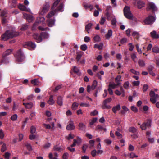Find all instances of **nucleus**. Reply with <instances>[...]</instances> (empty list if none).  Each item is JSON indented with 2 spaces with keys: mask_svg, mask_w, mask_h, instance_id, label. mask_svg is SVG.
Returning a JSON list of instances; mask_svg holds the SVG:
<instances>
[{
  "mask_svg": "<svg viewBox=\"0 0 159 159\" xmlns=\"http://www.w3.org/2000/svg\"><path fill=\"white\" fill-rule=\"evenodd\" d=\"M25 46L26 48H27L31 50L34 49L36 46V45L31 42H28L26 43Z\"/></svg>",
  "mask_w": 159,
  "mask_h": 159,
  "instance_id": "nucleus-8",
  "label": "nucleus"
},
{
  "mask_svg": "<svg viewBox=\"0 0 159 159\" xmlns=\"http://www.w3.org/2000/svg\"><path fill=\"white\" fill-rule=\"evenodd\" d=\"M145 5V3L143 1L140 0L137 1V7L138 9H141L144 7Z\"/></svg>",
  "mask_w": 159,
  "mask_h": 159,
  "instance_id": "nucleus-16",
  "label": "nucleus"
},
{
  "mask_svg": "<svg viewBox=\"0 0 159 159\" xmlns=\"http://www.w3.org/2000/svg\"><path fill=\"white\" fill-rule=\"evenodd\" d=\"M51 144L50 143H47L45 144L43 146V148L47 149H48L50 146Z\"/></svg>",
  "mask_w": 159,
  "mask_h": 159,
  "instance_id": "nucleus-49",
  "label": "nucleus"
},
{
  "mask_svg": "<svg viewBox=\"0 0 159 159\" xmlns=\"http://www.w3.org/2000/svg\"><path fill=\"white\" fill-rule=\"evenodd\" d=\"M111 101V98H107L103 102V105L102 106V108L103 109H110L111 108V107L110 105H107V103H109Z\"/></svg>",
  "mask_w": 159,
  "mask_h": 159,
  "instance_id": "nucleus-7",
  "label": "nucleus"
},
{
  "mask_svg": "<svg viewBox=\"0 0 159 159\" xmlns=\"http://www.w3.org/2000/svg\"><path fill=\"white\" fill-rule=\"evenodd\" d=\"M82 141L81 139L79 137H77V140L74 139V142L73 144L71 145V147L75 146L76 145H80Z\"/></svg>",
  "mask_w": 159,
  "mask_h": 159,
  "instance_id": "nucleus-11",
  "label": "nucleus"
},
{
  "mask_svg": "<svg viewBox=\"0 0 159 159\" xmlns=\"http://www.w3.org/2000/svg\"><path fill=\"white\" fill-rule=\"evenodd\" d=\"M36 128L35 127L32 126L30 128V132L32 134L36 132Z\"/></svg>",
  "mask_w": 159,
  "mask_h": 159,
  "instance_id": "nucleus-50",
  "label": "nucleus"
},
{
  "mask_svg": "<svg viewBox=\"0 0 159 159\" xmlns=\"http://www.w3.org/2000/svg\"><path fill=\"white\" fill-rule=\"evenodd\" d=\"M128 130L129 132L133 133H135L137 130L134 127H129L128 129Z\"/></svg>",
  "mask_w": 159,
  "mask_h": 159,
  "instance_id": "nucleus-31",
  "label": "nucleus"
},
{
  "mask_svg": "<svg viewBox=\"0 0 159 159\" xmlns=\"http://www.w3.org/2000/svg\"><path fill=\"white\" fill-rule=\"evenodd\" d=\"M130 157L131 158H133L134 157H137L138 156L136 155L135 154L134 152H131L130 154L129 155Z\"/></svg>",
  "mask_w": 159,
  "mask_h": 159,
  "instance_id": "nucleus-62",
  "label": "nucleus"
},
{
  "mask_svg": "<svg viewBox=\"0 0 159 159\" xmlns=\"http://www.w3.org/2000/svg\"><path fill=\"white\" fill-rule=\"evenodd\" d=\"M53 149L56 151H60L62 150V148L60 147H58L57 146H55L54 147Z\"/></svg>",
  "mask_w": 159,
  "mask_h": 159,
  "instance_id": "nucleus-53",
  "label": "nucleus"
},
{
  "mask_svg": "<svg viewBox=\"0 0 159 159\" xmlns=\"http://www.w3.org/2000/svg\"><path fill=\"white\" fill-rule=\"evenodd\" d=\"M79 126L80 129L82 130H84L85 129V126L82 123H80L79 124Z\"/></svg>",
  "mask_w": 159,
  "mask_h": 159,
  "instance_id": "nucleus-45",
  "label": "nucleus"
},
{
  "mask_svg": "<svg viewBox=\"0 0 159 159\" xmlns=\"http://www.w3.org/2000/svg\"><path fill=\"white\" fill-rule=\"evenodd\" d=\"M12 51L11 49H8L6 50L3 54L2 56L3 57L7 56L11 54Z\"/></svg>",
  "mask_w": 159,
  "mask_h": 159,
  "instance_id": "nucleus-23",
  "label": "nucleus"
},
{
  "mask_svg": "<svg viewBox=\"0 0 159 159\" xmlns=\"http://www.w3.org/2000/svg\"><path fill=\"white\" fill-rule=\"evenodd\" d=\"M47 102L50 105H52L55 103V101L53 99V96L51 95L50 96Z\"/></svg>",
  "mask_w": 159,
  "mask_h": 159,
  "instance_id": "nucleus-24",
  "label": "nucleus"
},
{
  "mask_svg": "<svg viewBox=\"0 0 159 159\" xmlns=\"http://www.w3.org/2000/svg\"><path fill=\"white\" fill-rule=\"evenodd\" d=\"M33 106V103L31 102L27 103L25 108L27 109H30Z\"/></svg>",
  "mask_w": 159,
  "mask_h": 159,
  "instance_id": "nucleus-35",
  "label": "nucleus"
},
{
  "mask_svg": "<svg viewBox=\"0 0 159 159\" xmlns=\"http://www.w3.org/2000/svg\"><path fill=\"white\" fill-rule=\"evenodd\" d=\"M41 36L42 37V38H48V34L45 33H42L41 34Z\"/></svg>",
  "mask_w": 159,
  "mask_h": 159,
  "instance_id": "nucleus-46",
  "label": "nucleus"
},
{
  "mask_svg": "<svg viewBox=\"0 0 159 159\" xmlns=\"http://www.w3.org/2000/svg\"><path fill=\"white\" fill-rule=\"evenodd\" d=\"M16 55V60L20 62L23 61L24 59V56L22 53L21 50H19Z\"/></svg>",
  "mask_w": 159,
  "mask_h": 159,
  "instance_id": "nucleus-6",
  "label": "nucleus"
},
{
  "mask_svg": "<svg viewBox=\"0 0 159 159\" xmlns=\"http://www.w3.org/2000/svg\"><path fill=\"white\" fill-rule=\"evenodd\" d=\"M60 0H56L54 2L51 7L52 11L50 12L46 16L47 18H50L56 14L58 12H62L64 11V6L62 3H61L57 7L56 9H54L57 7Z\"/></svg>",
  "mask_w": 159,
  "mask_h": 159,
  "instance_id": "nucleus-1",
  "label": "nucleus"
},
{
  "mask_svg": "<svg viewBox=\"0 0 159 159\" xmlns=\"http://www.w3.org/2000/svg\"><path fill=\"white\" fill-rule=\"evenodd\" d=\"M35 112H32L30 114L29 118L30 119L32 120L33 118L35 117Z\"/></svg>",
  "mask_w": 159,
  "mask_h": 159,
  "instance_id": "nucleus-56",
  "label": "nucleus"
},
{
  "mask_svg": "<svg viewBox=\"0 0 159 159\" xmlns=\"http://www.w3.org/2000/svg\"><path fill=\"white\" fill-rule=\"evenodd\" d=\"M128 45L129 47V50L130 51H132L134 49V46L131 43H129L128 44Z\"/></svg>",
  "mask_w": 159,
  "mask_h": 159,
  "instance_id": "nucleus-42",
  "label": "nucleus"
},
{
  "mask_svg": "<svg viewBox=\"0 0 159 159\" xmlns=\"http://www.w3.org/2000/svg\"><path fill=\"white\" fill-rule=\"evenodd\" d=\"M103 44L102 43H100L99 44H96L94 45V48H97L99 50L102 49L103 48Z\"/></svg>",
  "mask_w": 159,
  "mask_h": 159,
  "instance_id": "nucleus-28",
  "label": "nucleus"
},
{
  "mask_svg": "<svg viewBox=\"0 0 159 159\" xmlns=\"http://www.w3.org/2000/svg\"><path fill=\"white\" fill-rule=\"evenodd\" d=\"M152 37L155 39H158L159 38V34H157L156 32L153 30L150 33Z\"/></svg>",
  "mask_w": 159,
  "mask_h": 159,
  "instance_id": "nucleus-20",
  "label": "nucleus"
},
{
  "mask_svg": "<svg viewBox=\"0 0 159 159\" xmlns=\"http://www.w3.org/2000/svg\"><path fill=\"white\" fill-rule=\"evenodd\" d=\"M89 143L90 145V147L92 148L94 146V141L93 140H90L89 141Z\"/></svg>",
  "mask_w": 159,
  "mask_h": 159,
  "instance_id": "nucleus-61",
  "label": "nucleus"
},
{
  "mask_svg": "<svg viewBox=\"0 0 159 159\" xmlns=\"http://www.w3.org/2000/svg\"><path fill=\"white\" fill-rule=\"evenodd\" d=\"M19 8L21 10L25 11L32 13L31 10L29 8H27L24 5L22 4H20L18 6Z\"/></svg>",
  "mask_w": 159,
  "mask_h": 159,
  "instance_id": "nucleus-13",
  "label": "nucleus"
},
{
  "mask_svg": "<svg viewBox=\"0 0 159 159\" xmlns=\"http://www.w3.org/2000/svg\"><path fill=\"white\" fill-rule=\"evenodd\" d=\"M151 126V122L148 121L147 122H144L140 126V128L142 130H146L147 128Z\"/></svg>",
  "mask_w": 159,
  "mask_h": 159,
  "instance_id": "nucleus-10",
  "label": "nucleus"
},
{
  "mask_svg": "<svg viewBox=\"0 0 159 159\" xmlns=\"http://www.w3.org/2000/svg\"><path fill=\"white\" fill-rule=\"evenodd\" d=\"M138 63L139 66L144 67L145 65V63L144 60L141 59H139L138 61Z\"/></svg>",
  "mask_w": 159,
  "mask_h": 159,
  "instance_id": "nucleus-21",
  "label": "nucleus"
},
{
  "mask_svg": "<svg viewBox=\"0 0 159 159\" xmlns=\"http://www.w3.org/2000/svg\"><path fill=\"white\" fill-rule=\"evenodd\" d=\"M55 20L49 19L47 20L48 25L49 27H52L54 25Z\"/></svg>",
  "mask_w": 159,
  "mask_h": 159,
  "instance_id": "nucleus-18",
  "label": "nucleus"
},
{
  "mask_svg": "<svg viewBox=\"0 0 159 159\" xmlns=\"http://www.w3.org/2000/svg\"><path fill=\"white\" fill-rule=\"evenodd\" d=\"M121 76L120 75H118L116 78H115V82L116 84H117V85H120L121 84V83L120 82V81H121Z\"/></svg>",
  "mask_w": 159,
  "mask_h": 159,
  "instance_id": "nucleus-19",
  "label": "nucleus"
},
{
  "mask_svg": "<svg viewBox=\"0 0 159 159\" xmlns=\"http://www.w3.org/2000/svg\"><path fill=\"white\" fill-rule=\"evenodd\" d=\"M79 104L78 103L76 102H74L73 103L72 107V108L73 110H75L76 109L78 106Z\"/></svg>",
  "mask_w": 159,
  "mask_h": 159,
  "instance_id": "nucleus-36",
  "label": "nucleus"
},
{
  "mask_svg": "<svg viewBox=\"0 0 159 159\" xmlns=\"http://www.w3.org/2000/svg\"><path fill=\"white\" fill-rule=\"evenodd\" d=\"M115 134L119 138H121L122 137V134L118 131H116V132Z\"/></svg>",
  "mask_w": 159,
  "mask_h": 159,
  "instance_id": "nucleus-64",
  "label": "nucleus"
},
{
  "mask_svg": "<svg viewBox=\"0 0 159 159\" xmlns=\"http://www.w3.org/2000/svg\"><path fill=\"white\" fill-rule=\"evenodd\" d=\"M112 31L111 30H108V32L106 35V37L107 39H109L112 36Z\"/></svg>",
  "mask_w": 159,
  "mask_h": 159,
  "instance_id": "nucleus-27",
  "label": "nucleus"
},
{
  "mask_svg": "<svg viewBox=\"0 0 159 159\" xmlns=\"http://www.w3.org/2000/svg\"><path fill=\"white\" fill-rule=\"evenodd\" d=\"M17 115L16 114H14L11 116V119L13 121H16L17 120Z\"/></svg>",
  "mask_w": 159,
  "mask_h": 159,
  "instance_id": "nucleus-34",
  "label": "nucleus"
},
{
  "mask_svg": "<svg viewBox=\"0 0 159 159\" xmlns=\"http://www.w3.org/2000/svg\"><path fill=\"white\" fill-rule=\"evenodd\" d=\"M49 7L50 5L48 3H46L44 4L39 11V14L41 15H44L48 11Z\"/></svg>",
  "mask_w": 159,
  "mask_h": 159,
  "instance_id": "nucleus-4",
  "label": "nucleus"
},
{
  "mask_svg": "<svg viewBox=\"0 0 159 159\" xmlns=\"http://www.w3.org/2000/svg\"><path fill=\"white\" fill-rule=\"evenodd\" d=\"M100 37L98 35L94 37L93 39V40L95 42H98L100 41Z\"/></svg>",
  "mask_w": 159,
  "mask_h": 159,
  "instance_id": "nucleus-43",
  "label": "nucleus"
},
{
  "mask_svg": "<svg viewBox=\"0 0 159 159\" xmlns=\"http://www.w3.org/2000/svg\"><path fill=\"white\" fill-rule=\"evenodd\" d=\"M130 72L136 75H139V72L135 71L134 69H131L130 70Z\"/></svg>",
  "mask_w": 159,
  "mask_h": 159,
  "instance_id": "nucleus-51",
  "label": "nucleus"
},
{
  "mask_svg": "<svg viewBox=\"0 0 159 159\" xmlns=\"http://www.w3.org/2000/svg\"><path fill=\"white\" fill-rule=\"evenodd\" d=\"M31 83L34 85H37L39 84L38 80L36 79L32 80L31 81Z\"/></svg>",
  "mask_w": 159,
  "mask_h": 159,
  "instance_id": "nucleus-33",
  "label": "nucleus"
},
{
  "mask_svg": "<svg viewBox=\"0 0 159 159\" xmlns=\"http://www.w3.org/2000/svg\"><path fill=\"white\" fill-rule=\"evenodd\" d=\"M115 93L118 96H120L121 95H122V93L118 89H116L115 91Z\"/></svg>",
  "mask_w": 159,
  "mask_h": 159,
  "instance_id": "nucleus-57",
  "label": "nucleus"
},
{
  "mask_svg": "<svg viewBox=\"0 0 159 159\" xmlns=\"http://www.w3.org/2000/svg\"><path fill=\"white\" fill-rule=\"evenodd\" d=\"M73 71L74 72L76 73H78L80 71V69L76 66H74L73 68Z\"/></svg>",
  "mask_w": 159,
  "mask_h": 159,
  "instance_id": "nucleus-58",
  "label": "nucleus"
},
{
  "mask_svg": "<svg viewBox=\"0 0 159 159\" xmlns=\"http://www.w3.org/2000/svg\"><path fill=\"white\" fill-rule=\"evenodd\" d=\"M152 52L155 53H159V48L157 46H154L152 48Z\"/></svg>",
  "mask_w": 159,
  "mask_h": 159,
  "instance_id": "nucleus-30",
  "label": "nucleus"
},
{
  "mask_svg": "<svg viewBox=\"0 0 159 159\" xmlns=\"http://www.w3.org/2000/svg\"><path fill=\"white\" fill-rule=\"evenodd\" d=\"M131 57L132 59L134 62H137V57L135 53H132L131 54Z\"/></svg>",
  "mask_w": 159,
  "mask_h": 159,
  "instance_id": "nucleus-29",
  "label": "nucleus"
},
{
  "mask_svg": "<svg viewBox=\"0 0 159 159\" xmlns=\"http://www.w3.org/2000/svg\"><path fill=\"white\" fill-rule=\"evenodd\" d=\"M105 21H106L105 18L104 17L102 16L100 21V24L101 25H102L104 23Z\"/></svg>",
  "mask_w": 159,
  "mask_h": 159,
  "instance_id": "nucleus-47",
  "label": "nucleus"
},
{
  "mask_svg": "<svg viewBox=\"0 0 159 159\" xmlns=\"http://www.w3.org/2000/svg\"><path fill=\"white\" fill-rule=\"evenodd\" d=\"M7 149L6 145V144H3V145H2L1 148V152H4Z\"/></svg>",
  "mask_w": 159,
  "mask_h": 159,
  "instance_id": "nucleus-55",
  "label": "nucleus"
},
{
  "mask_svg": "<svg viewBox=\"0 0 159 159\" xmlns=\"http://www.w3.org/2000/svg\"><path fill=\"white\" fill-rule=\"evenodd\" d=\"M43 125L46 129H51V127L49 125L44 123Z\"/></svg>",
  "mask_w": 159,
  "mask_h": 159,
  "instance_id": "nucleus-60",
  "label": "nucleus"
},
{
  "mask_svg": "<svg viewBox=\"0 0 159 159\" xmlns=\"http://www.w3.org/2000/svg\"><path fill=\"white\" fill-rule=\"evenodd\" d=\"M129 83L128 81L125 82L124 84V87L126 89H128L129 87Z\"/></svg>",
  "mask_w": 159,
  "mask_h": 159,
  "instance_id": "nucleus-41",
  "label": "nucleus"
},
{
  "mask_svg": "<svg viewBox=\"0 0 159 159\" xmlns=\"http://www.w3.org/2000/svg\"><path fill=\"white\" fill-rule=\"evenodd\" d=\"M75 129V127L74 125L72 122H70V123L66 126V129L67 130H73Z\"/></svg>",
  "mask_w": 159,
  "mask_h": 159,
  "instance_id": "nucleus-17",
  "label": "nucleus"
},
{
  "mask_svg": "<svg viewBox=\"0 0 159 159\" xmlns=\"http://www.w3.org/2000/svg\"><path fill=\"white\" fill-rule=\"evenodd\" d=\"M27 20L29 22H31L34 20V17L32 16L29 15L27 19Z\"/></svg>",
  "mask_w": 159,
  "mask_h": 159,
  "instance_id": "nucleus-40",
  "label": "nucleus"
},
{
  "mask_svg": "<svg viewBox=\"0 0 159 159\" xmlns=\"http://www.w3.org/2000/svg\"><path fill=\"white\" fill-rule=\"evenodd\" d=\"M80 105L82 107H90V105L89 102L86 103L82 102L80 104Z\"/></svg>",
  "mask_w": 159,
  "mask_h": 159,
  "instance_id": "nucleus-38",
  "label": "nucleus"
},
{
  "mask_svg": "<svg viewBox=\"0 0 159 159\" xmlns=\"http://www.w3.org/2000/svg\"><path fill=\"white\" fill-rule=\"evenodd\" d=\"M135 46L138 53L139 54H141L142 51L141 49L139 48V45L138 44H136Z\"/></svg>",
  "mask_w": 159,
  "mask_h": 159,
  "instance_id": "nucleus-48",
  "label": "nucleus"
},
{
  "mask_svg": "<svg viewBox=\"0 0 159 159\" xmlns=\"http://www.w3.org/2000/svg\"><path fill=\"white\" fill-rule=\"evenodd\" d=\"M25 146H26L27 149L29 151H31L32 150V147H31V145L30 143H26V144H25Z\"/></svg>",
  "mask_w": 159,
  "mask_h": 159,
  "instance_id": "nucleus-37",
  "label": "nucleus"
},
{
  "mask_svg": "<svg viewBox=\"0 0 159 159\" xmlns=\"http://www.w3.org/2000/svg\"><path fill=\"white\" fill-rule=\"evenodd\" d=\"M155 20V17L149 15L145 19L144 22L146 25H150L152 24Z\"/></svg>",
  "mask_w": 159,
  "mask_h": 159,
  "instance_id": "nucleus-5",
  "label": "nucleus"
},
{
  "mask_svg": "<svg viewBox=\"0 0 159 159\" xmlns=\"http://www.w3.org/2000/svg\"><path fill=\"white\" fill-rule=\"evenodd\" d=\"M10 155V153L8 152H6L4 155L5 158V159H9Z\"/></svg>",
  "mask_w": 159,
  "mask_h": 159,
  "instance_id": "nucleus-44",
  "label": "nucleus"
},
{
  "mask_svg": "<svg viewBox=\"0 0 159 159\" xmlns=\"http://www.w3.org/2000/svg\"><path fill=\"white\" fill-rule=\"evenodd\" d=\"M97 85V82L96 80H94L93 83V84L91 86L92 89V90H94L96 87Z\"/></svg>",
  "mask_w": 159,
  "mask_h": 159,
  "instance_id": "nucleus-39",
  "label": "nucleus"
},
{
  "mask_svg": "<svg viewBox=\"0 0 159 159\" xmlns=\"http://www.w3.org/2000/svg\"><path fill=\"white\" fill-rule=\"evenodd\" d=\"M154 69V67L152 66H150L148 68L149 73L153 76H155V74L153 72L152 70Z\"/></svg>",
  "mask_w": 159,
  "mask_h": 159,
  "instance_id": "nucleus-22",
  "label": "nucleus"
},
{
  "mask_svg": "<svg viewBox=\"0 0 159 159\" xmlns=\"http://www.w3.org/2000/svg\"><path fill=\"white\" fill-rule=\"evenodd\" d=\"M97 153V152L95 150H94L91 152V154L93 157H95Z\"/></svg>",
  "mask_w": 159,
  "mask_h": 159,
  "instance_id": "nucleus-59",
  "label": "nucleus"
},
{
  "mask_svg": "<svg viewBox=\"0 0 159 159\" xmlns=\"http://www.w3.org/2000/svg\"><path fill=\"white\" fill-rule=\"evenodd\" d=\"M120 109V105H117L116 106L114 107L112 109L113 112L116 113L117 110H119Z\"/></svg>",
  "mask_w": 159,
  "mask_h": 159,
  "instance_id": "nucleus-26",
  "label": "nucleus"
},
{
  "mask_svg": "<svg viewBox=\"0 0 159 159\" xmlns=\"http://www.w3.org/2000/svg\"><path fill=\"white\" fill-rule=\"evenodd\" d=\"M19 34L18 32H15L12 30H7L2 35L1 39L2 40L6 41L8 39L17 36L19 35Z\"/></svg>",
  "mask_w": 159,
  "mask_h": 159,
  "instance_id": "nucleus-2",
  "label": "nucleus"
},
{
  "mask_svg": "<svg viewBox=\"0 0 159 159\" xmlns=\"http://www.w3.org/2000/svg\"><path fill=\"white\" fill-rule=\"evenodd\" d=\"M33 37L34 39L36 40L37 42H40L42 40V37L40 35H39L38 34H35L33 35Z\"/></svg>",
  "mask_w": 159,
  "mask_h": 159,
  "instance_id": "nucleus-14",
  "label": "nucleus"
},
{
  "mask_svg": "<svg viewBox=\"0 0 159 159\" xmlns=\"http://www.w3.org/2000/svg\"><path fill=\"white\" fill-rule=\"evenodd\" d=\"M37 21L33 25L32 30L35 29V27L38 25V23L39 22H43L45 20V19L44 17H39L37 18Z\"/></svg>",
  "mask_w": 159,
  "mask_h": 159,
  "instance_id": "nucleus-9",
  "label": "nucleus"
},
{
  "mask_svg": "<svg viewBox=\"0 0 159 159\" xmlns=\"http://www.w3.org/2000/svg\"><path fill=\"white\" fill-rule=\"evenodd\" d=\"M7 13V12L6 11H2L0 12V15L2 16H5Z\"/></svg>",
  "mask_w": 159,
  "mask_h": 159,
  "instance_id": "nucleus-63",
  "label": "nucleus"
},
{
  "mask_svg": "<svg viewBox=\"0 0 159 159\" xmlns=\"http://www.w3.org/2000/svg\"><path fill=\"white\" fill-rule=\"evenodd\" d=\"M124 13L127 18L131 20L133 19V15L131 12L129 7L125 6L124 9Z\"/></svg>",
  "mask_w": 159,
  "mask_h": 159,
  "instance_id": "nucleus-3",
  "label": "nucleus"
},
{
  "mask_svg": "<svg viewBox=\"0 0 159 159\" xmlns=\"http://www.w3.org/2000/svg\"><path fill=\"white\" fill-rule=\"evenodd\" d=\"M57 103L59 106H61L63 105V98L61 96H58L57 100Z\"/></svg>",
  "mask_w": 159,
  "mask_h": 159,
  "instance_id": "nucleus-15",
  "label": "nucleus"
},
{
  "mask_svg": "<svg viewBox=\"0 0 159 159\" xmlns=\"http://www.w3.org/2000/svg\"><path fill=\"white\" fill-rule=\"evenodd\" d=\"M80 48L82 50L85 51L87 49V47L86 45L84 44L81 46Z\"/></svg>",
  "mask_w": 159,
  "mask_h": 159,
  "instance_id": "nucleus-52",
  "label": "nucleus"
},
{
  "mask_svg": "<svg viewBox=\"0 0 159 159\" xmlns=\"http://www.w3.org/2000/svg\"><path fill=\"white\" fill-rule=\"evenodd\" d=\"M119 85H117V84H116L114 83H113L112 84H110L109 85V87L111 89H114L116 88Z\"/></svg>",
  "mask_w": 159,
  "mask_h": 159,
  "instance_id": "nucleus-32",
  "label": "nucleus"
},
{
  "mask_svg": "<svg viewBox=\"0 0 159 159\" xmlns=\"http://www.w3.org/2000/svg\"><path fill=\"white\" fill-rule=\"evenodd\" d=\"M148 7L150 9H151L153 11H155L157 10V8L155 4L152 2H149L148 5Z\"/></svg>",
  "mask_w": 159,
  "mask_h": 159,
  "instance_id": "nucleus-12",
  "label": "nucleus"
},
{
  "mask_svg": "<svg viewBox=\"0 0 159 159\" xmlns=\"http://www.w3.org/2000/svg\"><path fill=\"white\" fill-rule=\"evenodd\" d=\"M98 114V112L96 110H95L94 111H92L90 113V115L92 116H95L97 115Z\"/></svg>",
  "mask_w": 159,
  "mask_h": 159,
  "instance_id": "nucleus-54",
  "label": "nucleus"
},
{
  "mask_svg": "<svg viewBox=\"0 0 159 159\" xmlns=\"http://www.w3.org/2000/svg\"><path fill=\"white\" fill-rule=\"evenodd\" d=\"M92 26V24L89 23L86 25L85 27V30L88 33H89V30L91 29Z\"/></svg>",
  "mask_w": 159,
  "mask_h": 159,
  "instance_id": "nucleus-25",
  "label": "nucleus"
}]
</instances>
